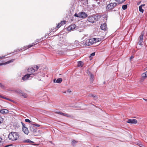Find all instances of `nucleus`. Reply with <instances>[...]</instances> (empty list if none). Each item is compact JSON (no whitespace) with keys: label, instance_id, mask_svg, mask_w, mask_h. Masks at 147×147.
I'll return each instance as SVG.
<instances>
[{"label":"nucleus","instance_id":"f257e3e1","mask_svg":"<svg viewBox=\"0 0 147 147\" xmlns=\"http://www.w3.org/2000/svg\"><path fill=\"white\" fill-rule=\"evenodd\" d=\"M100 15H93L88 16V21L90 22L94 23L95 22L101 18Z\"/></svg>","mask_w":147,"mask_h":147},{"label":"nucleus","instance_id":"f03ea898","mask_svg":"<svg viewBox=\"0 0 147 147\" xmlns=\"http://www.w3.org/2000/svg\"><path fill=\"white\" fill-rule=\"evenodd\" d=\"M19 137L18 134L16 132L10 133L8 135V138L11 141H14L18 139Z\"/></svg>","mask_w":147,"mask_h":147},{"label":"nucleus","instance_id":"7ed1b4c3","mask_svg":"<svg viewBox=\"0 0 147 147\" xmlns=\"http://www.w3.org/2000/svg\"><path fill=\"white\" fill-rule=\"evenodd\" d=\"M96 38H92L90 39H87L84 41V44L86 46H90L92 45L93 43L97 42Z\"/></svg>","mask_w":147,"mask_h":147},{"label":"nucleus","instance_id":"20e7f679","mask_svg":"<svg viewBox=\"0 0 147 147\" xmlns=\"http://www.w3.org/2000/svg\"><path fill=\"white\" fill-rule=\"evenodd\" d=\"M117 5V4L115 3H111L107 5V11H109L113 9Z\"/></svg>","mask_w":147,"mask_h":147},{"label":"nucleus","instance_id":"39448f33","mask_svg":"<svg viewBox=\"0 0 147 147\" xmlns=\"http://www.w3.org/2000/svg\"><path fill=\"white\" fill-rule=\"evenodd\" d=\"M39 67L37 65H35L34 67H30L27 70L28 72L31 73H33L35 71H36L39 68Z\"/></svg>","mask_w":147,"mask_h":147},{"label":"nucleus","instance_id":"423d86ee","mask_svg":"<svg viewBox=\"0 0 147 147\" xmlns=\"http://www.w3.org/2000/svg\"><path fill=\"white\" fill-rule=\"evenodd\" d=\"M79 18H84L88 16L87 14L84 12H81L79 13Z\"/></svg>","mask_w":147,"mask_h":147},{"label":"nucleus","instance_id":"0eeeda50","mask_svg":"<svg viewBox=\"0 0 147 147\" xmlns=\"http://www.w3.org/2000/svg\"><path fill=\"white\" fill-rule=\"evenodd\" d=\"M29 127L30 130L31 131L34 133L36 131V128L33 125H30Z\"/></svg>","mask_w":147,"mask_h":147},{"label":"nucleus","instance_id":"6e6552de","mask_svg":"<svg viewBox=\"0 0 147 147\" xmlns=\"http://www.w3.org/2000/svg\"><path fill=\"white\" fill-rule=\"evenodd\" d=\"M76 25L75 24L71 25L67 28V30L69 31L72 30L76 28Z\"/></svg>","mask_w":147,"mask_h":147},{"label":"nucleus","instance_id":"1a4fd4ad","mask_svg":"<svg viewBox=\"0 0 147 147\" xmlns=\"http://www.w3.org/2000/svg\"><path fill=\"white\" fill-rule=\"evenodd\" d=\"M127 122L130 123L136 124L137 122V121L136 119H129L128 120Z\"/></svg>","mask_w":147,"mask_h":147},{"label":"nucleus","instance_id":"9d476101","mask_svg":"<svg viewBox=\"0 0 147 147\" xmlns=\"http://www.w3.org/2000/svg\"><path fill=\"white\" fill-rule=\"evenodd\" d=\"M100 27L101 29L102 30H106L107 29V24L106 23L102 24L100 26Z\"/></svg>","mask_w":147,"mask_h":147},{"label":"nucleus","instance_id":"9b49d317","mask_svg":"<svg viewBox=\"0 0 147 147\" xmlns=\"http://www.w3.org/2000/svg\"><path fill=\"white\" fill-rule=\"evenodd\" d=\"M66 21H62L59 23L56 26L57 28H58L61 26L66 23Z\"/></svg>","mask_w":147,"mask_h":147},{"label":"nucleus","instance_id":"f8f14e48","mask_svg":"<svg viewBox=\"0 0 147 147\" xmlns=\"http://www.w3.org/2000/svg\"><path fill=\"white\" fill-rule=\"evenodd\" d=\"M88 75L90 76V80L91 82H92L94 79V76L89 71Z\"/></svg>","mask_w":147,"mask_h":147},{"label":"nucleus","instance_id":"ddd939ff","mask_svg":"<svg viewBox=\"0 0 147 147\" xmlns=\"http://www.w3.org/2000/svg\"><path fill=\"white\" fill-rule=\"evenodd\" d=\"M17 92L19 93L20 94H22V95L24 98H26L27 97V94L26 93H23L21 90H19L17 91Z\"/></svg>","mask_w":147,"mask_h":147},{"label":"nucleus","instance_id":"4468645a","mask_svg":"<svg viewBox=\"0 0 147 147\" xmlns=\"http://www.w3.org/2000/svg\"><path fill=\"white\" fill-rule=\"evenodd\" d=\"M37 44V43H36V44ZM32 45H27L26 46H24L23 48V49H24V50H25L26 49H28L32 47L33 46L35 45L36 44H34V43H32Z\"/></svg>","mask_w":147,"mask_h":147},{"label":"nucleus","instance_id":"2eb2a0df","mask_svg":"<svg viewBox=\"0 0 147 147\" xmlns=\"http://www.w3.org/2000/svg\"><path fill=\"white\" fill-rule=\"evenodd\" d=\"M22 130L25 134H28L29 133V132L28 128L26 127H22Z\"/></svg>","mask_w":147,"mask_h":147},{"label":"nucleus","instance_id":"dca6fc26","mask_svg":"<svg viewBox=\"0 0 147 147\" xmlns=\"http://www.w3.org/2000/svg\"><path fill=\"white\" fill-rule=\"evenodd\" d=\"M143 35H142L140 36V40L138 42L139 45H142V43L143 41Z\"/></svg>","mask_w":147,"mask_h":147},{"label":"nucleus","instance_id":"f3484780","mask_svg":"<svg viewBox=\"0 0 147 147\" xmlns=\"http://www.w3.org/2000/svg\"><path fill=\"white\" fill-rule=\"evenodd\" d=\"M30 77V75L27 74L25 75L22 78V80L23 81H25L27 80Z\"/></svg>","mask_w":147,"mask_h":147},{"label":"nucleus","instance_id":"a211bd4d","mask_svg":"<svg viewBox=\"0 0 147 147\" xmlns=\"http://www.w3.org/2000/svg\"><path fill=\"white\" fill-rule=\"evenodd\" d=\"M9 111L8 110L5 109H3L0 111V113L2 114H6L8 113Z\"/></svg>","mask_w":147,"mask_h":147},{"label":"nucleus","instance_id":"6ab92c4d","mask_svg":"<svg viewBox=\"0 0 147 147\" xmlns=\"http://www.w3.org/2000/svg\"><path fill=\"white\" fill-rule=\"evenodd\" d=\"M14 60H15V59H14L10 60L7 61V62L4 63H0V65H4V64H9V63H11V62H13Z\"/></svg>","mask_w":147,"mask_h":147},{"label":"nucleus","instance_id":"aec40b11","mask_svg":"<svg viewBox=\"0 0 147 147\" xmlns=\"http://www.w3.org/2000/svg\"><path fill=\"white\" fill-rule=\"evenodd\" d=\"M76 45L75 44H74V45H71L67 47V49L70 50L71 49H74L75 48Z\"/></svg>","mask_w":147,"mask_h":147},{"label":"nucleus","instance_id":"412c9836","mask_svg":"<svg viewBox=\"0 0 147 147\" xmlns=\"http://www.w3.org/2000/svg\"><path fill=\"white\" fill-rule=\"evenodd\" d=\"M62 81V79L61 78H58L55 81V82L57 83H60Z\"/></svg>","mask_w":147,"mask_h":147},{"label":"nucleus","instance_id":"4be33fe9","mask_svg":"<svg viewBox=\"0 0 147 147\" xmlns=\"http://www.w3.org/2000/svg\"><path fill=\"white\" fill-rule=\"evenodd\" d=\"M78 66L79 67H82L83 66V62L81 61H78Z\"/></svg>","mask_w":147,"mask_h":147},{"label":"nucleus","instance_id":"5701e85b","mask_svg":"<svg viewBox=\"0 0 147 147\" xmlns=\"http://www.w3.org/2000/svg\"><path fill=\"white\" fill-rule=\"evenodd\" d=\"M139 11L142 13L144 12V10L142 9V5H140L139 7Z\"/></svg>","mask_w":147,"mask_h":147},{"label":"nucleus","instance_id":"b1692460","mask_svg":"<svg viewBox=\"0 0 147 147\" xmlns=\"http://www.w3.org/2000/svg\"><path fill=\"white\" fill-rule=\"evenodd\" d=\"M125 0H116V1L119 4H121Z\"/></svg>","mask_w":147,"mask_h":147},{"label":"nucleus","instance_id":"393cba45","mask_svg":"<svg viewBox=\"0 0 147 147\" xmlns=\"http://www.w3.org/2000/svg\"><path fill=\"white\" fill-rule=\"evenodd\" d=\"M147 77V76L145 73H143L142 74V77L145 79Z\"/></svg>","mask_w":147,"mask_h":147},{"label":"nucleus","instance_id":"a878e982","mask_svg":"<svg viewBox=\"0 0 147 147\" xmlns=\"http://www.w3.org/2000/svg\"><path fill=\"white\" fill-rule=\"evenodd\" d=\"M89 97L92 96V97H94V98L95 99H96L97 98V96H96L95 95H93V94H89Z\"/></svg>","mask_w":147,"mask_h":147},{"label":"nucleus","instance_id":"bb28decb","mask_svg":"<svg viewBox=\"0 0 147 147\" xmlns=\"http://www.w3.org/2000/svg\"><path fill=\"white\" fill-rule=\"evenodd\" d=\"M127 5H123L122 6V8L123 10H125L126 9H127Z\"/></svg>","mask_w":147,"mask_h":147},{"label":"nucleus","instance_id":"cd10ccee","mask_svg":"<svg viewBox=\"0 0 147 147\" xmlns=\"http://www.w3.org/2000/svg\"><path fill=\"white\" fill-rule=\"evenodd\" d=\"M25 142L27 143H33L34 142L29 139H27L25 140Z\"/></svg>","mask_w":147,"mask_h":147},{"label":"nucleus","instance_id":"c85d7f7f","mask_svg":"<svg viewBox=\"0 0 147 147\" xmlns=\"http://www.w3.org/2000/svg\"><path fill=\"white\" fill-rule=\"evenodd\" d=\"M0 87L3 89L5 88V86L1 83H0Z\"/></svg>","mask_w":147,"mask_h":147},{"label":"nucleus","instance_id":"c756f323","mask_svg":"<svg viewBox=\"0 0 147 147\" xmlns=\"http://www.w3.org/2000/svg\"><path fill=\"white\" fill-rule=\"evenodd\" d=\"M77 142L75 140H73L72 142V144L73 145H74L75 144L77 143Z\"/></svg>","mask_w":147,"mask_h":147},{"label":"nucleus","instance_id":"7c9ffc66","mask_svg":"<svg viewBox=\"0 0 147 147\" xmlns=\"http://www.w3.org/2000/svg\"><path fill=\"white\" fill-rule=\"evenodd\" d=\"M3 119L1 117H0V124L3 122Z\"/></svg>","mask_w":147,"mask_h":147},{"label":"nucleus","instance_id":"2f4dec72","mask_svg":"<svg viewBox=\"0 0 147 147\" xmlns=\"http://www.w3.org/2000/svg\"><path fill=\"white\" fill-rule=\"evenodd\" d=\"M3 142L2 140L1 141H0V147H1L3 145Z\"/></svg>","mask_w":147,"mask_h":147},{"label":"nucleus","instance_id":"473e14b6","mask_svg":"<svg viewBox=\"0 0 147 147\" xmlns=\"http://www.w3.org/2000/svg\"><path fill=\"white\" fill-rule=\"evenodd\" d=\"M25 121L27 122L30 123L31 122L30 121L29 119H25Z\"/></svg>","mask_w":147,"mask_h":147},{"label":"nucleus","instance_id":"72a5a7b5","mask_svg":"<svg viewBox=\"0 0 147 147\" xmlns=\"http://www.w3.org/2000/svg\"><path fill=\"white\" fill-rule=\"evenodd\" d=\"M36 73H35V74H28L29 75H30V77H33L34 76V75H36V74H35Z\"/></svg>","mask_w":147,"mask_h":147},{"label":"nucleus","instance_id":"f704fd0d","mask_svg":"<svg viewBox=\"0 0 147 147\" xmlns=\"http://www.w3.org/2000/svg\"><path fill=\"white\" fill-rule=\"evenodd\" d=\"M57 113H58L60 115H63V114H64V113H63L61 112H57Z\"/></svg>","mask_w":147,"mask_h":147},{"label":"nucleus","instance_id":"c9c22d12","mask_svg":"<svg viewBox=\"0 0 147 147\" xmlns=\"http://www.w3.org/2000/svg\"><path fill=\"white\" fill-rule=\"evenodd\" d=\"M144 79H145L141 77L140 79V82H143L144 81Z\"/></svg>","mask_w":147,"mask_h":147},{"label":"nucleus","instance_id":"e433bc0d","mask_svg":"<svg viewBox=\"0 0 147 147\" xmlns=\"http://www.w3.org/2000/svg\"><path fill=\"white\" fill-rule=\"evenodd\" d=\"M63 116H65V117H69L70 116V115H69L67 114L66 113H64L63 114Z\"/></svg>","mask_w":147,"mask_h":147},{"label":"nucleus","instance_id":"4c0bfd02","mask_svg":"<svg viewBox=\"0 0 147 147\" xmlns=\"http://www.w3.org/2000/svg\"><path fill=\"white\" fill-rule=\"evenodd\" d=\"M79 13L78 14L76 13L74 14V16L75 17H76L79 18Z\"/></svg>","mask_w":147,"mask_h":147},{"label":"nucleus","instance_id":"58836bf2","mask_svg":"<svg viewBox=\"0 0 147 147\" xmlns=\"http://www.w3.org/2000/svg\"><path fill=\"white\" fill-rule=\"evenodd\" d=\"M22 50V48L21 49H18L16 50V51H14L18 52H19L20 51Z\"/></svg>","mask_w":147,"mask_h":147},{"label":"nucleus","instance_id":"ea45409f","mask_svg":"<svg viewBox=\"0 0 147 147\" xmlns=\"http://www.w3.org/2000/svg\"><path fill=\"white\" fill-rule=\"evenodd\" d=\"M21 123H22V127H26V126H25V124H24V123H23L22 122H21Z\"/></svg>","mask_w":147,"mask_h":147},{"label":"nucleus","instance_id":"a19ab883","mask_svg":"<svg viewBox=\"0 0 147 147\" xmlns=\"http://www.w3.org/2000/svg\"><path fill=\"white\" fill-rule=\"evenodd\" d=\"M95 55V53H93L90 54V56H94Z\"/></svg>","mask_w":147,"mask_h":147},{"label":"nucleus","instance_id":"79ce46f5","mask_svg":"<svg viewBox=\"0 0 147 147\" xmlns=\"http://www.w3.org/2000/svg\"><path fill=\"white\" fill-rule=\"evenodd\" d=\"M96 1H99L100 2H102V1L104 2V1H106V0H95Z\"/></svg>","mask_w":147,"mask_h":147},{"label":"nucleus","instance_id":"37998d69","mask_svg":"<svg viewBox=\"0 0 147 147\" xmlns=\"http://www.w3.org/2000/svg\"><path fill=\"white\" fill-rule=\"evenodd\" d=\"M41 39H37L36 40V41L35 42H39L40 41V40H41Z\"/></svg>","mask_w":147,"mask_h":147},{"label":"nucleus","instance_id":"c03bdc74","mask_svg":"<svg viewBox=\"0 0 147 147\" xmlns=\"http://www.w3.org/2000/svg\"><path fill=\"white\" fill-rule=\"evenodd\" d=\"M35 126H38V127H39V126H40L39 125L37 124H35Z\"/></svg>","mask_w":147,"mask_h":147},{"label":"nucleus","instance_id":"a18cd8bd","mask_svg":"<svg viewBox=\"0 0 147 147\" xmlns=\"http://www.w3.org/2000/svg\"><path fill=\"white\" fill-rule=\"evenodd\" d=\"M4 57H5V56L3 57L0 56V59L3 58Z\"/></svg>","mask_w":147,"mask_h":147},{"label":"nucleus","instance_id":"49530a36","mask_svg":"<svg viewBox=\"0 0 147 147\" xmlns=\"http://www.w3.org/2000/svg\"><path fill=\"white\" fill-rule=\"evenodd\" d=\"M134 58V57L133 56H131L130 57V59H132L133 58Z\"/></svg>","mask_w":147,"mask_h":147},{"label":"nucleus","instance_id":"de8ad7c7","mask_svg":"<svg viewBox=\"0 0 147 147\" xmlns=\"http://www.w3.org/2000/svg\"><path fill=\"white\" fill-rule=\"evenodd\" d=\"M0 97H1V98H5V99H6V98H4L3 96H0Z\"/></svg>","mask_w":147,"mask_h":147},{"label":"nucleus","instance_id":"09e8293b","mask_svg":"<svg viewBox=\"0 0 147 147\" xmlns=\"http://www.w3.org/2000/svg\"><path fill=\"white\" fill-rule=\"evenodd\" d=\"M47 35H46L45 36V38H48V37H47Z\"/></svg>","mask_w":147,"mask_h":147},{"label":"nucleus","instance_id":"8fccbe9b","mask_svg":"<svg viewBox=\"0 0 147 147\" xmlns=\"http://www.w3.org/2000/svg\"><path fill=\"white\" fill-rule=\"evenodd\" d=\"M56 80L55 79H54V80H53V82H55V81H56Z\"/></svg>","mask_w":147,"mask_h":147},{"label":"nucleus","instance_id":"3c124183","mask_svg":"<svg viewBox=\"0 0 147 147\" xmlns=\"http://www.w3.org/2000/svg\"><path fill=\"white\" fill-rule=\"evenodd\" d=\"M145 5L144 4H142L141 5H142V6H144Z\"/></svg>","mask_w":147,"mask_h":147},{"label":"nucleus","instance_id":"603ef678","mask_svg":"<svg viewBox=\"0 0 147 147\" xmlns=\"http://www.w3.org/2000/svg\"><path fill=\"white\" fill-rule=\"evenodd\" d=\"M144 100H145V101H147V99H144V98L143 99Z\"/></svg>","mask_w":147,"mask_h":147},{"label":"nucleus","instance_id":"864d4df0","mask_svg":"<svg viewBox=\"0 0 147 147\" xmlns=\"http://www.w3.org/2000/svg\"><path fill=\"white\" fill-rule=\"evenodd\" d=\"M145 74H146L147 76V71L145 72Z\"/></svg>","mask_w":147,"mask_h":147},{"label":"nucleus","instance_id":"5fc2aeb1","mask_svg":"<svg viewBox=\"0 0 147 147\" xmlns=\"http://www.w3.org/2000/svg\"><path fill=\"white\" fill-rule=\"evenodd\" d=\"M96 41H97V42L98 41V40H97V39H96Z\"/></svg>","mask_w":147,"mask_h":147},{"label":"nucleus","instance_id":"6e6d98bb","mask_svg":"<svg viewBox=\"0 0 147 147\" xmlns=\"http://www.w3.org/2000/svg\"><path fill=\"white\" fill-rule=\"evenodd\" d=\"M98 4H100V2H98Z\"/></svg>","mask_w":147,"mask_h":147},{"label":"nucleus","instance_id":"4d7b16f0","mask_svg":"<svg viewBox=\"0 0 147 147\" xmlns=\"http://www.w3.org/2000/svg\"><path fill=\"white\" fill-rule=\"evenodd\" d=\"M68 90H67V91H68V92H69V91H68Z\"/></svg>","mask_w":147,"mask_h":147}]
</instances>
